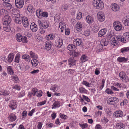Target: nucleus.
I'll return each mask as SVG.
<instances>
[{"instance_id": "nucleus-40", "label": "nucleus", "mask_w": 129, "mask_h": 129, "mask_svg": "<svg viewBox=\"0 0 129 129\" xmlns=\"http://www.w3.org/2000/svg\"><path fill=\"white\" fill-rule=\"evenodd\" d=\"M43 27L44 28H47L49 25V23L48 21H45L42 24Z\"/></svg>"}, {"instance_id": "nucleus-20", "label": "nucleus", "mask_w": 129, "mask_h": 129, "mask_svg": "<svg viewBox=\"0 0 129 129\" xmlns=\"http://www.w3.org/2000/svg\"><path fill=\"white\" fill-rule=\"evenodd\" d=\"M107 32V29L106 28H103L101 30L99 33L98 35V37H102L106 34Z\"/></svg>"}, {"instance_id": "nucleus-3", "label": "nucleus", "mask_w": 129, "mask_h": 129, "mask_svg": "<svg viewBox=\"0 0 129 129\" xmlns=\"http://www.w3.org/2000/svg\"><path fill=\"white\" fill-rule=\"evenodd\" d=\"M92 5L96 9L102 10L104 8V5L102 1L100 0H94L92 2Z\"/></svg>"}, {"instance_id": "nucleus-33", "label": "nucleus", "mask_w": 129, "mask_h": 129, "mask_svg": "<svg viewBox=\"0 0 129 129\" xmlns=\"http://www.w3.org/2000/svg\"><path fill=\"white\" fill-rule=\"evenodd\" d=\"M37 59H34L31 61V63L33 66L35 67L38 65L39 63V61L38 60H37Z\"/></svg>"}, {"instance_id": "nucleus-37", "label": "nucleus", "mask_w": 129, "mask_h": 129, "mask_svg": "<svg viewBox=\"0 0 129 129\" xmlns=\"http://www.w3.org/2000/svg\"><path fill=\"white\" fill-rule=\"evenodd\" d=\"M103 50V46L101 43L97 45L96 48V50L97 52H100L102 50Z\"/></svg>"}, {"instance_id": "nucleus-51", "label": "nucleus", "mask_w": 129, "mask_h": 129, "mask_svg": "<svg viewBox=\"0 0 129 129\" xmlns=\"http://www.w3.org/2000/svg\"><path fill=\"white\" fill-rule=\"evenodd\" d=\"M8 12L7 10L4 9H2L0 10V15H4L5 14H8Z\"/></svg>"}, {"instance_id": "nucleus-24", "label": "nucleus", "mask_w": 129, "mask_h": 129, "mask_svg": "<svg viewBox=\"0 0 129 129\" xmlns=\"http://www.w3.org/2000/svg\"><path fill=\"white\" fill-rule=\"evenodd\" d=\"M86 21L89 24L92 23L93 21V19L91 16L88 15L86 17Z\"/></svg>"}, {"instance_id": "nucleus-47", "label": "nucleus", "mask_w": 129, "mask_h": 129, "mask_svg": "<svg viewBox=\"0 0 129 129\" xmlns=\"http://www.w3.org/2000/svg\"><path fill=\"white\" fill-rule=\"evenodd\" d=\"M27 9L30 13H32L34 12V9L33 6L31 5H29L27 7Z\"/></svg>"}, {"instance_id": "nucleus-58", "label": "nucleus", "mask_w": 129, "mask_h": 129, "mask_svg": "<svg viewBox=\"0 0 129 129\" xmlns=\"http://www.w3.org/2000/svg\"><path fill=\"white\" fill-rule=\"evenodd\" d=\"M82 84L87 87H89L90 85V83L86 81H83L82 82Z\"/></svg>"}, {"instance_id": "nucleus-54", "label": "nucleus", "mask_w": 129, "mask_h": 129, "mask_svg": "<svg viewBox=\"0 0 129 129\" xmlns=\"http://www.w3.org/2000/svg\"><path fill=\"white\" fill-rule=\"evenodd\" d=\"M46 102V101L45 100L42 102H38L37 106L38 107L40 106L45 104Z\"/></svg>"}, {"instance_id": "nucleus-61", "label": "nucleus", "mask_w": 129, "mask_h": 129, "mask_svg": "<svg viewBox=\"0 0 129 129\" xmlns=\"http://www.w3.org/2000/svg\"><path fill=\"white\" fill-rule=\"evenodd\" d=\"M35 111V109H33L31 110L30 111L28 114V115L29 116H32L33 113Z\"/></svg>"}, {"instance_id": "nucleus-53", "label": "nucleus", "mask_w": 129, "mask_h": 129, "mask_svg": "<svg viewBox=\"0 0 129 129\" xmlns=\"http://www.w3.org/2000/svg\"><path fill=\"white\" fill-rule=\"evenodd\" d=\"M110 41L111 42V44L113 45L117 46L118 45V43L115 40L114 38V39H112Z\"/></svg>"}, {"instance_id": "nucleus-18", "label": "nucleus", "mask_w": 129, "mask_h": 129, "mask_svg": "<svg viewBox=\"0 0 129 129\" xmlns=\"http://www.w3.org/2000/svg\"><path fill=\"white\" fill-rule=\"evenodd\" d=\"M22 17H20V15L17 14L15 18V21L17 23L21 24L22 22L21 21Z\"/></svg>"}, {"instance_id": "nucleus-60", "label": "nucleus", "mask_w": 129, "mask_h": 129, "mask_svg": "<svg viewBox=\"0 0 129 129\" xmlns=\"http://www.w3.org/2000/svg\"><path fill=\"white\" fill-rule=\"evenodd\" d=\"M82 15L81 13L79 12L78 13L76 16V19L78 20L80 19L82 17Z\"/></svg>"}, {"instance_id": "nucleus-15", "label": "nucleus", "mask_w": 129, "mask_h": 129, "mask_svg": "<svg viewBox=\"0 0 129 129\" xmlns=\"http://www.w3.org/2000/svg\"><path fill=\"white\" fill-rule=\"evenodd\" d=\"M82 25L81 23L80 22H78L75 25L76 30L78 31H81L82 29Z\"/></svg>"}, {"instance_id": "nucleus-63", "label": "nucleus", "mask_w": 129, "mask_h": 129, "mask_svg": "<svg viewBox=\"0 0 129 129\" xmlns=\"http://www.w3.org/2000/svg\"><path fill=\"white\" fill-rule=\"evenodd\" d=\"M99 29V27L97 25H95L93 27V29L95 33L97 32Z\"/></svg>"}, {"instance_id": "nucleus-46", "label": "nucleus", "mask_w": 129, "mask_h": 129, "mask_svg": "<svg viewBox=\"0 0 129 129\" xmlns=\"http://www.w3.org/2000/svg\"><path fill=\"white\" fill-rule=\"evenodd\" d=\"M68 5L66 4H64L62 5L61 7V9L63 11H65L68 9Z\"/></svg>"}, {"instance_id": "nucleus-35", "label": "nucleus", "mask_w": 129, "mask_h": 129, "mask_svg": "<svg viewBox=\"0 0 129 129\" xmlns=\"http://www.w3.org/2000/svg\"><path fill=\"white\" fill-rule=\"evenodd\" d=\"M60 102L58 101H55L54 103L52 105V109L55 108L60 107Z\"/></svg>"}, {"instance_id": "nucleus-49", "label": "nucleus", "mask_w": 129, "mask_h": 129, "mask_svg": "<svg viewBox=\"0 0 129 129\" xmlns=\"http://www.w3.org/2000/svg\"><path fill=\"white\" fill-rule=\"evenodd\" d=\"M20 54L19 53L17 54L15 56L14 61L15 62L19 63L20 61Z\"/></svg>"}, {"instance_id": "nucleus-36", "label": "nucleus", "mask_w": 129, "mask_h": 129, "mask_svg": "<svg viewBox=\"0 0 129 129\" xmlns=\"http://www.w3.org/2000/svg\"><path fill=\"white\" fill-rule=\"evenodd\" d=\"M55 35L53 34H51L47 35L46 37V39L47 40H52L55 37Z\"/></svg>"}, {"instance_id": "nucleus-34", "label": "nucleus", "mask_w": 129, "mask_h": 129, "mask_svg": "<svg viewBox=\"0 0 129 129\" xmlns=\"http://www.w3.org/2000/svg\"><path fill=\"white\" fill-rule=\"evenodd\" d=\"M7 70L8 73L10 75H13L14 73V72L12 67L9 66L7 67Z\"/></svg>"}, {"instance_id": "nucleus-44", "label": "nucleus", "mask_w": 129, "mask_h": 129, "mask_svg": "<svg viewBox=\"0 0 129 129\" xmlns=\"http://www.w3.org/2000/svg\"><path fill=\"white\" fill-rule=\"evenodd\" d=\"M121 52L124 53L129 51V47H125L121 49L120 50Z\"/></svg>"}, {"instance_id": "nucleus-27", "label": "nucleus", "mask_w": 129, "mask_h": 129, "mask_svg": "<svg viewBox=\"0 0 129 129\" xmlns=\"http://www.w3.org/2000/svg\"><path fill=\"white\" fill-rule=\"evenodd\" d=\"M10 93V91L9 90H4L1 91H0V95H3L5 96L7 95H9Z\"/></svg>"}, {"instance_id": "nucleus-57", "label": "nucleus", "mask_w": 129, "mask_h": 129, "mask_svg": "<svg viewBox=\"0 0 129 129\" xmlns=\"http://www.w3.org/2000/svg\"><path fill=\"white\" fill-rule=\"evenodd\" d=\"M42 12L40 9H38L36 11V14L37 16L40 18L41 15H42Z\"/></svg>"}, {"instance_id": "nucleus-22", "label": "nucleus", "mask_w": 129, "mask_h": 129, "mask_svg": "<svg viewBox=\"0 0 129 129\" xmlns=\"http://www.w3.org/2000/svg\"><path fill=\"white\" fill-rule=\"evenodd\" d=\"M59 27L61 29V31L62 32L66 28V24L64 22L61 21L59 23Z\"/></svg>"}, {"instance_id": "nucleus-10", "label": "nucleus", "mask_w": 129, "mask_h": 129, "mask_svg": "<svg viewBox=\"0 0 129 129\" xmlns=\"http://www.w3.org/2000/svg\"><path fill=\"white\" fill-rule=\"evenodd\" d=\"M9 106L12 109H15L17 107L16 100H11L10 101Z\"/></svg>"}, {"instance_id": "nucleus-38", "label": "nucleus", "mask_w": 129, "mask_h": 129, "mask_svg": "<svg viewBox=\"0 0 129 129\" xmlns=\"http://www.w3.org/2000/svg\"><path fill=\"white\" fill-rule=\"evenodd\" d=\"M80 59L82 62H84L88 60V57L86 55H83L81 56Z\"/></svg>"}, {"instance_id": "nucleus-32", "label": "nucleus", "mask_w": 129, "mask_h": 129, "mask_svg": "<svg viewBox=\"0 0 129 129\" xmlns=\"http://www.w3.org/2000/svg\"><path fill=\"white\" fill-rule=\"evenodd\" d=\"M14 54L13 53H10L8 57V61L9 62H11L14 58Z\"/></svg>"}, {"instance_id": "nucleus-48", "label": "nucleus", "mask_w": 129, "mask_h": 129, "mask_svg": "<svg viewBox=\"0 0 129 129\" xmlns=\"http://www.w3.org/2000/svg\"><path fill=\"white\" fill-rule=\"evenodd\" d=\"M100 43L103 47V46H106L108 44V41H106L105 40H104L101 41Z\"/></svg>"}, {"instance_id": "nucleus-52", "label": "nucleus", "mask_w": 129, "mask_h": 129, "mask_svg": "<svg viewBox=\"0 0 129 129\" xmlns=\"http://www.w3.org/2000/svg\"><path fill=\"white\" fill-rule=\"evenodd\" d=\"M11 13L13 15H16L17 14V13H18V11L16 9L13 8H11Z\"/></svg>"}, {"instance_id": "nucleus-42", "label": "nucleus", "mask_w": 129, "mask_h": 129, "mask_svg": "<svg viewBox=\"0 0 129 129\" xmlns=\"http://www.w3.org/2000/svg\"><path fill=\"white\" fill-rule=\"evenodd\" d=\"M11 78L14 82L15 83H17L19 81V79L18 76L16 75L12 76Z\"/></svg>"}, {"instance_id": "nucleus-21", "label": "nucleus", "mask_w": 129, "mask_h": 129, "mask_svg": "<svg viewBox=\"0 0 129 129\" xmlns=\"http://www.w3.org/2000/svg\"><path fill=\"white\" fill-rule=\"evenodd\" d=\"M119 77H120L121 80L124 82L126 78V74L125 73L123 72H120L119 74Z\"/></svg>"}, {"instance_id": "nucleus-14", "label": "nucleus", "mask_w": 129, "mask_h": 129, "mask_svg": "<svg viewBox=\"0 0 129 129\" xmlns=\"http://www.w3.org/2000/svg\"><path fill=\"white\" fill-rule=\"evenodd\" d=\"M69 64L70 67L73 66L76 64V60L73 57H70V58L68 60Z\"/></svg>"}, {"instance_id": "nucleus-6", "label": "nucleus", "mask_w": 129, "mask_h": 129, "mask_svg": "<svg viewBox=\"0 0 129 129\" xmlns=\"http://www.w3.org/2000/svg\"><path fill=\"white\" fill-rule=\"evenodd\" d=\"M97 18L99 21L101 22L104 21L105 18L104 12L102 11L98 12L97 13Z\"/></svg>"}, {"instance_id": "nucleus-9", "label": "nucleus", "mask_w": 129, "mask_h": 129, "mask_svg": "<svg viewBox=\"0 0 129 129\" xmlns=\"http://www.w3.org/2000/svg\"><path fill=\"white\" fill-rule=\"evenodd\" d=\"M21 21L24 27H28L29 25V22L27 17H22Z\"/></svg>"}, {"instance_id": "nucleus-11", "label": "nucleus", "mask_w": 129, "mask_h": 129, "mask_svg": "<svg viewBox=\"0 0 129 129\" xmlns=\"http://www.w3.org/2000/svg\"><path fill=\"white\" fill-rule=\"evenodd\" d=\"M123 112L120 110L117 111L114 113L113 115L114 117L116 118L122 117L123 115Z\"/></svg>"}, {"instance_id": "nucleus-64", "label": "nucleus", "mask_w": 129, "mask_h": 129, "mask_svg": "<svg viewBox=\"0 0 129 129\" xmlns=\"http://www.w3.org/2000/svg\"><path fill=\"white\" fill-rule=\"evenodd\" d=\"M43 124L42 123L39 122L38 123V125L37 127L38 129H41L42 127Z\"/></svg>"}, {"instance_id": "nucleus-41", "label": "nucleus", "mask_w": 129, "mask_h": 129, "mask_svg": "<svg viewBox=\"0 0 129 129\" xmlns=\"http://www.w3.org/2000/svg\"><path fill=\"white\" fill-rule=\"evenodd\" d=\"M79 89L80 92L81 93H87V90L83 87H79Z\"/></svg>"}, {"instance_id": "nucleus-55", "label": "nucleus", "mask_w": 129, "mask_h": 129, "mask_svg": "<svg viewBox=\"0 0 129 129\" xmlns=\"http://www.w3.org/2000/svg\"><path fill=\"white\" fill-rule=\"evenodd\" d=\"M108 121V120L107 118L105 117L103 118L101 120V122L104 124L107 123Z\"/></svg>"}, {"instance_id": "nucleus-13", "label": "nucleus", "mask_w": 129, "mask_h": 129, "mask_svg": "<svg viewBox=\"0 0 129 129\" xmlns=\"http://www.w3.org/2000/svg\"><path fill=\"white\" fill-rule=\"evenodd\" d=\"M122 22L125 26L129 25V15L125 16L123 19Z\"/></svg>"}, {"instance_id": "nucleus-62", "label": "nucleus", "mask_w": 129, "mask_h": 129, "mask_svg": "<svg viewBox=\"0 0 129 129\" xmlns=\"http://www.w3.org/2000/svg\"><path fill=\"white\" fill-rule=\"evenodd\" d=\"M40 71L39 70H33L30 72V73L33 75H35L39 72Z\"/></svg>"}, {"instance_id": "nucleus-17", "label": "nucleus", "mask_w": 129, "mask_h": 129, "mask_svg": "<svg viewBox=\"0 0 129 129\" xmlns=\"http://www.w3.org/2000/svg\"><path fill=\"white\" fill-rule=\"evenodd\" d=\"M63 44V40L60 38L56 42V46L58 48L61 47Z\"/></svg>"}, {"instance_id": "nucleus-4", "label": "nucleus", "mask_w": 129, "mask_h": 129, "mask_svg": "<svg viewBox=\"0 0 129 129\" xmlns=\"http://www.w3.org/2000/svg\"><path fill=\"white\" fill-rule=\"evenodd\" d=\"M118 101V98L115 97H112L109 98L107 100V103L109 105H114Z\"/></svg>"}, {"instance_id": "nucleus-50", "label": "nucleus", "mask_w": 129, "mask_h": 129, "mask_svg": "<svg viewBox=\"0 0 129 129\" xmlns=\"http://www.w3.org/2000/svg\"><path fill=\"white\" fill-rule=\"evenodd\" d=\"M105 92L108 94H113L114 93L112 90L109 88H107L106 89Z\"/></svg>"}, {"instance_id": "nucleus-1", "label": "nucleus", "mask_w": 129, "mask_h": 129, "mask_svg": "<svg viewBox=\"0 0 129 129\" xmlns=\"http://www.w3.org/2000/svg\"><path fill=\"white\" fill-rule=\"evenodd\" d=\"M4 18L5 20L3 24V29L6 31L9 32L11 29L9 24L11 19L7 15H5Z\"/></svg>"}, {"instance_id": "nucleus-31", "label": "nucleus", "mask_w": 129, "mask_h": 129, "mask_svg": "<svg viewBox=\"0 0 129 129\" xmlns=\"http://www.w3.org/2000/svg\"><path fill=\"white\" fill-rule=\"evenodd\" d=\"M76 46L74 45L70 44L68 46V49L70 51H73L76 49Z\"/></svg>"}, {"instance_id": "nucleus-16", "label": "nucleus", "mask_w": 129, "mask_h": 129, "mask_svg": "<svg viewBox=\"0 0 129 129\" xmlns=\"http://www.w3.org/2000/svg\"><path fill=\"white\" fill-rule=\"evenodd\" d=\"M8 118L9 121L13 122L17 118V117L14 114L12 113L10 114Z\"/></svg>"}, {"instance_id": "nucleus-43", "label": "nucleus", "mask_w": 129, "mask_h": 129, "mask_svg": "<svg viewBox=\"0 0 129 129\" xmlns=\"http://www.w3.org/2000/svg\"><path fill=\"white\" fill-rule=\"evenodd\" d=\"M22 37L19 33L17 34L16 35V38L17 41L20 42L22 41Z\"/></svg>"}, {"instance_id": "nucleus-28", "label": "nucleus", "mask_w": 129, "mask_h": 129, "mask_svg": "<svg viewBox=\"0 0 129 129\" xmlns=\"http://www.w3.org/2000/svg\"><path fill=\"white\" fill-rule=\"evenodd\" d=\"M54 21L56 23H58L61 21V18L58 15L56 14L54 17Z\"/></svg>"}, {"instance_id": "nucleus-45", "label": "nucleus", "mask_w": 129, "mask_h": 129, "mask_svg": "<svg viewBox=\"0 0 129 129\" xmlns=\"http://www.w3.org/2000/svg\"><path fill=\"white\" fill-rule=\"evenodd\" d=\"M107 39L110 41L113 39H114V37L113 35L111 34L110 33H109L107 34Z\"/></svg>"}, {"instance_id": "nucleus-12", "label": "nucleus", "mask_w": 129, "mask_h": 129, "mask_svg": "<svg viewBox=\"0 0 129 129\" xmlns=\"http://www.w3.org/2000/svg\"><path fill=\"white\" fill-rule=\"evenodd\" d=\"M111 9L114 11H117L120 9L119 6L116 3H113L111 6Z\"/></svg>"}, {"instance_id": "nucleus-59", "label": "nucleus", "mask_w": 129, "mask_h": 129, "mask_svg": "<svg viewBox=\"0 0 129 129\" xmlns=\"http://www.w3.org/2000/svg\"><path fill=\"white\" fill-rule=\"evenodd\" d=\"M38 90L36 88H33L31 90V91L33 93V95L34 96H35L36 93L38 92Z\"/></svg>"}, {"instance_id": "nucleus-2", "label": "nucleus", "mask_w": 129, "mask_h": 129, "mask_svg": "<svg viewBox=\"0 0 129 129\" xmlns=\"http://www.w3.org/2000/svg\"><path fill=\"white\" fill-rule=\"evenodd\" d=\"M116 39L119 41L124 43L129 42V32L123 34V36H118L116 37Z\"/></svg>"}, {"instance_id": "nucleus-5", "label": "nucleus", "mask_w": 129, "mask_h": 129, "mask_svg": "<svg viewBox=\"0 0 129 129\" xmlns=\"http://www.w3.org/2000/svg\"><path fill=\"white\" fill-rule=\"evenodd\" d=\"M113 27L114 29L117 31H120L122 28L121 23L118 21H116L114 22Z\"/></svg>"}, {"instance_id": "nucleus-8", "label": "nucleus", "mask_w": 129, "mask_h": 129, "mask_svg": "<svg viewBox=\"0 0 129 129\" xmlns=\"http://www.w3.org/2000/svg\"><path fill=\"white\" fill-rule=\"evenodd\" d=\"M52 46L51 42L48 40L45 42L44 48L46 50L48 51L51 49Z\"/></svg>"}, {"instance_id": "nucleus-26", "label": "nucleus", "mask_w": 129, "mask_h": 129, "mask_svg": "<svg viewBox=\"0 0 129 129\" xmlns=\"http://www.w3.org/2000/svg\"><path fill=\"white\" fill-rule=\"evenodd\" d=\"M81 40L79 39H75L73 40V42L74 45L76 46H79L82 43Z\"/></svg>"}, {"instance_id": "nucleus-29", "label": "nucleus", "mask_w": 129, "mask_h": 129, "mask_svg": "<svg viewBox=\"0 0 129 129\" xmlns=\"http://www.w3.org/2000/svg\"><path fill=\"white\" fill-rule=\"evenodd\" d=\"M3 5L4 8L7 10H9L11 9V5L8 2L3 3Z\"/></svg>"}, {"instance_id": "nucleus-23", "label": "nucleus", "mask_w": 129, "mask_h": 129, "mask_svg": "<svg viewBox=\"0 0 129 129\" xmlns=\"http://www.w3.org/2000/svg\"><path fill=\"white\" fill-rule=\"evenodd\" d=\"M117 60L120 62L124 63L127 61L128 59L127 58L120 56L118 58Z\"/></svg>"}, {"instance_id": "nucleus-7", "label": "nucleus", "mask_w": 129, "mask_h": 129, "mask_svg": "<svg viewBox=\"0 0 129 129\" xmlns=\"http://www.w3.org/2000/svg\"><path fill=\"white\" fill-rule=\"evenodd\" d=\"M24 4V0H15V5L17 8L20 9L22 8Z\"/></svg>"}, {"instance_id": "nucleus-19", "label": "nucleus", "mask_w": 129, "mask_h": 129, "mask_svg": "<svg viewBox=\"0 0 129 129\" xmlns=\"http://www.w3.org/2000/svg\"><path fill=\"white\" fill-rule=\"evenodd\" d=\"M31 30L33 32H36L38 29V28L37 25L34 23H32L30 25V26Z\"/></svg>"}, {"instance_id": "nucleus-39", "label": "nucleus", "mask_w": 129, "mask_h": 129, "mask_svg": "<svg viewBox=\"0 0 129 129\" xmlns=\"http://www.w3.org/2000/svg\"><path fill=\"white\" fill-rule=\"evenodd\" d=\"M29 54L31 58L34 59H37L38 56L34 52L32 51H30L29 52Z\"/></svg>"}, {"instance_id": "nucleus-56", "label": "nucleus", "mask_w": 129, "mask_h": 129, "mask_svg": "<svg viewBox=\"0 0 129 129\" xmlns=\"http://www.w3.org/2000/svg\"><path fill=\"white\" fill-rule=\"evenodd\" d=\"M79 125L82 129L86 128L87 127L88 125L86 123H79Z\"/></svg>"}, {"instance_id": "nucleus-30", "label": "nucleus", "mask_w": 129, "mask_h": 129, "mask_svg": "<svg viewBox=\"0 0 129 129\" xmlns=\"http://www.w3.org/2000/svg\"><path fill=\"white\" fill-rule=\"evenodd\" d=\"M59 89V87L57 85H53L50 88V90L53 91L54 92L57 91Z\"/></svg>"}, {"instance_id": "nucleus-25", "label": "nucleus", "mask_w": 129, "mask_h": 129, "mask_svg": "<svg viewBox=\"0 0 129 129\" xmlns=\"http://www.w3.org/2000/svg\"><path fill=\"white\" fill-rule=\"evenodd\" d=\"M22 57L23 59H24L25 61L27 62H29L30 60V58L29 56L27 54L23 55Z\"/></svg>"}]
</instances>
